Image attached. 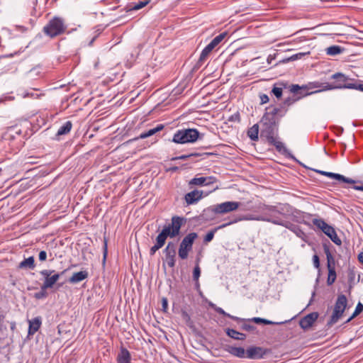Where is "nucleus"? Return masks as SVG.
<instances>
[{"label": "nucleus", "mask_w": 363, "mask_h": 363, "mask_svg": "<svg viewBox=\"0 0 363 363\" xmlns=\"http://www.w3.org/2000/svg\"><path fill=\"white\" fill-rule=\"evenodd\" d=\"M186 220L179 216H173L171 223L165 225L161 233L157 236L156 243L158 245L163 246L167 237L174 238L180 233V229Z\"/></svg>", "instance_id": "1"}, {"label": "nucleus", "mask_w": 363, "mask_h": 363, "mask_svg": "<svg viewBox=\"0 0 363 363\" xmlns=\"http://www.w3.org/2000/svg\"><path fill=\"white\" fill-rule=\"evenodd\" d=\"M262 211L264 212L263 216H255L252 215H246L233 220V222L235 223L240 220H260L287 227L286 223L281 219L275 217L274 213H279L275 206H264Z\"/></svg>", "instance_id": "2"}, {"label": "nucleus", "mask_w": 363, "mask_h": 363, "mask_svg": "<svg viewBox=\"0 0 363 363\" xmlns=\"http://www.w3.org/2000/svg\"><path fill=\"white\" fill-rule=\"evenodd\" d=\"M199 132L195 128H185L177 130L172 138V142L177 144L193 143L199 138Z\"/></svg>", "instance_id": "3"}, {"label": "nucleus", "mask_w": 363, "mask_h": 363, "mask_svg": "<svg viewBox=\"0 0 363 363\" xmlns=\"http://www.w3.org/2000/svg\"><path fill=\"white\" fill-rule=\"evenodd\" d=\"M66 28L67 27L62 18L54 17L44 26L43 31L48 36L54 38L63 33Z\"/></svg>", "instance_id": "4"}, {"label": "nucleus", "mask_w": 363, "mask_h": 363, "mask_svg": "<svg viewBox=\"0 0 363 363\" xmlns=\"http://www.w3.org/2000/svg\"><path fill=\"white\" fill-rule=\"evenodd\" d=\"M347 305V300L345 295H339L335 303L333 314L328 322V324L333 325L336 323L342 316Z\"/></svg>", "instance_id": "5"}, {"label": "nucleus", "mask_w": 363, "mask_h": 363, "mask_svg": "<svg viewBox=\"0 0 363 363\" xmlns=\"http://www.w3.org/2000/svg\"><path fill=\"white\" fill-rule=\"evenodd\" d=\"M312 222L313 225L328 236L334 243L337 245H340L342 244V241L337 236L333 227L329 225L323 219L314 218Z\"/></svg>", "instance_id": "6"}, {"label": "nucleus", "mask_w": 363, "mask_h": 363, "mask_svg": "<svg viewBox=\"0 0 363 363\" xmlns=\"http://www.w3.org/2000/svg\"><path fill=\"white\" fill-rule=\"evenodd\" d=\"M197 237L196 233H191L184 238L180 243L178 252L179 257L181 259H185L188 257L189 252L191 250L193 243Z\"/></svg>", "instance_id": "7"}, {"label": "nucleus", "mask_w": 363, "mask_h": 363, "mask_svg": "<svg viewBox=\"0 0 363 363\" xmlns=\"http://www.w3.org/2000/svg\"><path fill=\"white\" fill-rule=\"evenodd\" d=\"M331 78L335 80L333 83H323L321 85L316 86V87L321 88L322 91L343 89L345 82H347L348 79L347 77L342 73H335L331 76Z\"/></svg>", "instance_id": "8"}, {"label": "nucleus", "mask_w": 363, "mask_h": 363, "mask_svg": "<svg viewBox=\"0 0 363 363\" xmlns=\"http://www.w3.org/2000/svg\"><path fill=\"white\" fill-rule=\"evenodd\" d=\"M40 274L44 278L42 284L43 289L52 288L60 277V274L56 273L55 270L52 269H43L40 272Z\"/></svg>", "instance_id": "9"}, {"label": "nucleus", "mask_w": 363, "mask_h": 363, "mask_svg": "<svg viewBox=\"0 0 363 363\" xmlns=\"http://www.w3.org/2000/svg\"><path fill=\"white\" fill-rule=\"evenodd\" d=\"M226 33H222L215 37L209 44H208L202 50L199 60L204 61L211 52V51L225 38Z\"/></svg>", "instance_id": "10"}, {"label": "nucleus", "mask_w": 363, "mask_h": 363, "mask_svg": "<svg viewBox=\"0 0 363 363\" xmlns=\"http://www.w3.org/2000/svg\"><path fill=\"white\" fill-rule=\"evenodd\" d=\"M240 203L237 201H225L216 205L213 211L216 213L223 214L237 210Z\"/></svg>", "instance_id": "11"}, {"label": "nucleus", "mask_w": 363, "mask_h": 363, "mask_svg": "<svg viewBox=\"0 0 363 363\" xmlns=\"http://www.w3.org/2000/svg\"><path fill=\"white\" fill-rule=\"evenodd\" d=\"M165 259L170 267H173L175 265V249L174 246L172 242H169L164 249Z\"/></svg>", "instance_id": "12"}, {"label": "nucleus", "mask_w": 363, "mask_h": 363, "mask_svg": "<svg viewBox=\"0 0 363 363\" xmlns=\"http://www.w3.org/2000/svg\"><path fill=\"white\" fill-rule=\"evenodd\" d=\"M315 172L322 174V175H325L328 177H330V178H332V179H337L338 181H341V182H343L345 183H347V184H354V181L352 179H350V178H347L345 177H344L343 175L342 174H336V173H333V172H325V171H322V170H317V169H314Z\"/></svg>", "instance_id": "13"}, {"label": "nucleus", "mask_w": 363, "mask_h": 363, "mask_svg": "<svg viewBox=\"0 0 363 363\" xmlns=\"http://www.w3.org/2000/svg\"><path fill=\"white\" fill-rule=\"evenodd\" d=\"M216 182V179L214 177H195L189 182V184L197 185V186H208Z\"/></svg>", "instance_id": "14"}, {"label": "nucleus", "mask_w": 363, "mask_h": 363, "mask_svg": "<svg viewBox=\"0 0 363 363\" xmlns=\"http://www.w3.org/2000/svg\"><path fill=\"white\" fill-rule=\"evenodd\" d=\"M318 318V313H311L310 314H308L304 318H303L300 320V326L303 329H308L310 327L312 326V325L314 323V322Z\"/></svg>", "instance_id": "15"}, {"label": "nucleus", "mask_w": 363, "mask_h": 363, "mask_svg": "<svg viewBox=\"0 0 363 363\" xmlns=\"http://www.w3.org/2000/svg\"><path fill=\"white\" fill-rule=\"evenodd\" d=\"M203 192L198 190L192 191L185 195V201L187 204H193L202 198Z\"/></svg>", "instance_id": "16"}, {"label": "nucleus", "mask_w": 363, "mask_h": 363, "mask_svg": "<svg viewBox=\"0 0 363 363\" xmlns=\"http://www.w3.org/2000/svg\"><path fill=\"white\" fill-rule=\"evenodd\" d=\"M131 356L129 351L122 347L117 356L118 363H130Z\"/></svg>", "instance_id": "17"}, {"label": "nucleus", "mask_w": 363, "mask_h": 363, "mask_svg": "<svg viewBox=\"0 0 363 363\" xmlns=\"http://www.w3.org/2000/svg\"><path fill=\"white\" fill-rule=\"evenodd\" d=\"M41 325V320L39 318H35L33 320H29V328L28 334L33 335L40 328Z\"/></svg>", "instance_id": "18"}, {"label": "nucleus", "mask_w": 363, "mask_h": 363, "mask_svg": "<svg viewBox=\"0 0 363 363\" xmlns=\"http://www.w3.org/2000/svg\"><path fill=\"white\" fill-rule=\"evenodd\" d=\"M87 277L88 273L86 271L76 272L69 278V282L73 284L78 283L86 279Z\"/></svg>", "instance_id": "19"}, {"label": "nucleus", "mask_w": 363, "mask_h": 363, "mask_svg": "<svg viewBox=\"0 0 363 363\" xmlns=\"http://www.w3.org/2000/svg\"><path fill=\"white\" fill-rule=\"evenodd\" d=\"M164 128V125L162 124H160L157 125L155 128L150 129L149 130L142 133L138 138L140 139H145L146 138L150 137L157 132L162 130Z\"/></svg>", "instance_id": "20"}, {"label": "nucleus", "mask_w": 363, "mask_h": 363, "mask_svg": "<svg viewBox=\"0 0 363 363\" xmlns=\"http://www.w3.org/2000/svg\"><path fill=\"white\" fill-rule=\"evenodd\" d=\"M228 352L239 358L245 357V350L241 347H229Z\"/></svg>", "instance_id": "21"}, {"label": "nucleus", "mask_w": 363, "mask_h": 363, "mask_svg": "<svg viewBox=\"0 0 363 363\" xmlns=\"http://www.w3.org/2000/svg\"><path fill=\"white\" fill-rule=\"evenodd\" d=\"M18 267L21 269H33L35 260L33 257H29L20 262Z\"/></svg>", "instance_id": "22"}, {"label": "nucleus", "mask_w": 363, "mask_h": 363, "mask_svg": "<svg viewBox=\"0 0 363 363\" xmlns=\"http://www.w3.org/2000/svg\"><path fill=\"white\" fill-rule=\"evenodd\" d=\"M344 51V48L339 45H332L325 49V52L328 55L335 56L341 54Z\"/></svg>", "instance_id": "23"}, {"label": "nucleus", "mask_w": 363, "mask_h": 363, "mask_svg": "<svg viewBox=\"0 0 363 363\" xmlns=\"http://www.w3.org/2000/svg\"><path fill=\"white\" fill-rule=\"evenodd\" d=\"M233 223H234V222H229L228 223H224V224H223L221 225H219L218 227L216 228L213 230H211V231L208 232L206 235V236L204 238V242H211L213 240V237H214L215 232H216L219 229L225 228L226 226H228V225H229L230 224H233Z\"/></svg>", "instance_id": "24"}, {"label": "nucleus", "mask_w": 363, "mask_h": 363, "mask_svg": "<svg viewBox=\"0 0 363 363\" xmlns=\"http://www.w3.org/2000/svg\"><path fill=\"white\" fill-rule=\"evenodd\" d=\"M72 128V123L70 121H67L61 127H60V128L58 129V130L57 132V135L60 136V135H63L67 134L68 133L70 132Z\"/></svg>", "instance_id": "25"}, {"label": "nucleus", "mask_w": 363, "mask_h": 363, "mask_svg": "<svg viewBox=\"0 0 363 363\" xmlns=\"http://www.w3.org/2000/svg\"><path fill=\"white\" fill-rule=\"evenodd\" d=\"M262 349L260 347H252L245 351V357L247 358H255L260 354Z\"/></svg>", "instance_id": "26"}, {"label": "nucleus", "mask_w": 363, "mask_h": 363, "mask_svg": "<svg viewBox=\"0 0 363 363\" xmlns=\"http://www.w3.org/2000/svg\"><path fill=\"white\" fill-rule=\"evenodd\" d=\"M259 134V125H253L247 131V135L252 140H257Z\"/></svg>", "instance_id": "27"}, {"label": "nucleus", "mask_w": 363, "mask_h": 363, "mask_svg": "<svg viewBox=\"0 0 363 363\" xmlns=\"http://www.w3.org/2000/svg\"><path fill=\"white\" fill-rule=\"evenodd\" d=\"M227 334L228 336L235 340H245L246 337V335L245 334L239 333L234 329H228Z\"/></svg>", "instance_id": "28"}, {"label": "nucleus", "mask_w": 363, "mask_h": 363, "mask_svg": "<svg viewBox=\"0 0 363 363\" xmlns=\"http://www.w3.org/2000/svg\"><path fill=\"white\" fill-rule=\"evenodd\" d=\"M208 305H209L210 307L213 308L217 313H220L221 315L227 316V317H228V318H231L233 320H238V319L237 317L231 315L229 313H227L225 311H224V310L223 308L216 306V304H214L212 302H209Z\"/></svg>", "instance_id": "29"}, {"label": "nucleus", "mask_w": 363, "mask_h": 363, "mask_svg": "<svg viewBox=\"0 0 363 363\" xmlns=\"http://www.w3.org/2000/svg\"><path fill=\"white\" fill-rule=\"evenodd\" d=\"M250 321H252L255 323H263V324H265V325H277V324H281L282 323V322L281 323H277V322H273L272 320H267V319H264V318H258V317H255V318H252L251 319H249Z\"/></svg>", "instance_id": "30"}, {"label": "nucleus", "mask_w": 363, "mask_h": 363, "mask_svg": "<svg viewBox=\"0 0 363 363\" xmlns=\"http://www.w3.org/2000/svg\"><path fill=\"white\" fill-rule=\"evenodd\" d=\"M325 252L326 257H327V268L328 269H330V268L335 269V259H334L333 255H331L330 250L328 249H327V250H325Z\"/></svg>", "instance_id": "31"}, {"label": "nucleus", "mask_w": 363, "mask_h": 363, "mask_svg": "<svg viewBox=\"0 0 363 363\" xmlns=\"http://www.w3.org/2000/svg\"><path fill=\"white\" fill-rule=\"evenodd\" d=\"M328 279H327V284L328 285H332L336 280V277H337V275H336V272H335V269H333V268H330V269H328Z\"/></svg>", "instance_id": "32"}, {"label": "nucleus", "mask_w": 363, "mask_h": 363, "mask_svg": "<svg viewBox=\"0 0 363 363\" xmlns=\"http://www.w3.org/2000/svg\"><path fill=\"white\" fill-rule=\"evenodd\" d=\"M362 311H363V305L359 302L357 303L353 314L347 320L346 323H349L354 317H356L357 315H359Z\"/></svg>", "instance_id": "33"}, {"label": "nucleus", "mask_w": 363, "mask_h": 363, "mask_svg": "<svg viewBox=\"0 0 363 363\" xmlns=\"http://www.w3.org/2000/svg\"><path fill=\"white\" fill-rule=\"evenodd\" d=\"M46 289H43V285H42L40 287V291L38 293H35L34 294V297L37 299H41V298H45L48 295V294L46 292Z\"/></svg>", "instance_id": "34"}, {"label": "nucleus", "mask_w": 363, "mask_h": 363, "mask_svg": "<svg viewBox=\"0 0 363 363\" xmlns=\"http://www.w3.org/2000/svg\"><path fill=\"white\" fill-rule=\"evenodd\" d=\"M148 3H149L148 0L138 1V3L135 4L133 9L134 10H139V9L145 7L146 5H147Z\"/></svg>", "instance_id": "35"}, {"label": "nucleus", "mask_w": 363, "mask_h": 363, "mask_svg": "<svg viewBox=\"0 0 363 363\" xmlns=\"http://www.w3.org/2000/svg\"><path fill=\"white\" fill-rule=\"evenodd\" d=\"M282 88L281 87H277V86H274L272 90V92L273 93V94L277 97V98H280L282 95Z\"/></svg>", "instance_id": "36"}, {"label": "nucleus", "mask_w": 363, "mask_h": 363, "mask_svg": "<svg viewBox=\"0 0 363 363\" xmlns=\"http://www.w3.org/2000/svg\"><path fill=\"white\" fill-rule=\"evenodd\" d=\"M201 270L199 266H196L194 269L193 277L194 279L198 283L200 277Z\"/></svg>", "instance_id": "37"}, {"label": "nucleus", "mask_w": 363, "mask_h": 363, "mask_svg": "<svg viewBox=\"0 0 363 363\" xmlns=\"http://www.w3.org/2000/svg\"><path fill=\"white\" fill-rule=\"evenodd\" d=\"M21 96L23 98H27V97L37 98L38 96V95L37 94H35L33 91H24L21 94Z\"/></svg>", "instance_id": "38"}, {"label": "nucleus", "mask_w": 363, "mask_h": 363, "mask_svg": "<svg viewBox=\"0 0 363 363\" xmlns=\"http://www.w3.org/2000/svg\"><path fill=\"white\" fill-rule=\"evenodd\" d=\"M313 266L315 268H316V269L320 268V260H319V257L317 255H314L313 256Z\"/></svg>", "instance_id": "39"}, {"label": "nucleus", "mask_w": 363, "mask_h": 363, "mask_svg": "<svg viewBox=\"0 0 363 363\" xmlns=\"http://www.w3.org/2000/svg\"><path fill=\"white\" fill-rule=\"evenodd\" d=\"M358 85L356 83H347L345 82V84L343 87V89H353L358 90Z\"/></svg>", "instance_id": "40"}, {"label": "nucleus", "mask_w": 363, "mask_h": 363, "mask_svg": "<svg viewBox=\"0 0 363 363\" xmlns=\"http://www.w3.org/2000/svg\"><path fill=\"white\" fill-rule=\"evenodd\" d=\"M39 260L41 262L45 261L47 259V253L45 251H40L39 253Z\"/></svg>", "instance_id": "41"}, {"label": "nucleus", "mask_w": 363, "mask_h": 363, "mask_svg": "<svg viewBox=\"0 0 363 363\" xmlns=\"http://www.w3.org/2000/svg\"><path fill=\"white\" fill-rule=\"evenodd\" d=\"M162 246L158 245L157 243H155L150 249V254L154 255L159 249H160Z\"/></svg>", "instance_id": "42"}, {"label": "nucleus", "mask_w": 363, "mask_h": 363, "mask_svg": "<svg viewBox=\"0 0 363 363\" xmlns=\"http://www.w3.org/2000/svg\"><path fill=\"white\" fill-rule=\"evenodd\" d=\"M260 100H261V104H264L269 101V97L266 94H262L260 96Z\"/></svg>", "instance_id": "43"}, {"label": "nucleus", "mask_w": 363, "mask_h": 363, "mask_svg": "<svg viewBox=\"0 0 363 363\" xmlns=\"http://www.w3.org/2000/svg\"><path fill=\"white\" fill-rule=\"evenodd\" d=\"M182 318L186 322H188L190 320V317H189V314L186 311H182Z\"/></svg>", "instance_id": "44"}, {"label": "nucleus", "mask_w": 363, "mask_h": 363, "mask_svg": "<svg viewBox=\"0 0 363 363\" xmlns=\"http://www.w3.org/2000/svg\"><path fill=\"white\" fill-rule=\"evenodd\" d=\"M106 255H107V242H106V241H105L104 247V262L106 260Z\"/></svg>", "instance_id": "45"}, {"label": "nucleus", "mask_w": 363, "mask_h": 363, "mask_svg": "<svg viewBox=\"0 0 363 363\" xmlns=\"http://www.w3.org/2000/svg\"><path fill=\"white\" fill-rule=\"evenodd\" d=\"M243 328L246 330L251 331L255 329V327L253 325L245 324V325H243Z\"/></svg>", "instance_id": "46"}, {"label": "nucleus", "mask_w": 363, "mask_h": 363, "mask_svg": "<svg viewBox=\"0 0 363 363\" xmlns=\"http://www.w3.org/2000/svg\"><path fill=\"white\" fill-rule=\"evenodd\" d=\"M358 260H359L361 263H363V252H360V253L358 255Z\"/></svg>", "instance_id": "47"}, {"label": "nucleus", "mask_w": 363, "mask_h": 363, "mask_svg": "<svg viewBox=\"0 0 363 363\" xmlns=\"http://www.w3.org/2000/svg\"><path fill=\"white\" fill-rule=\"evenodd\" d=\"M162 306L164 308H166L167 306V301L166 298L162 299Z\"/></svg>", "instance_id": "48"}, {"label": "nucleus", "mask_w": 363, "mask_h": 363, "mask_svg": "<svg viewBox=\"0 0 363 363\" xmlns=\"http://www.w3.org/2000/svg\"><path fill=\"white\" fill-rule=\"evenodd\" d=\"M354 189L363 191V185L362 186H355L354 187Z\"/></svg>", "instance_id": "49"}, {"label": "nucleus", "mask_w": 363, "mask_h": 363, "mask_svg": "<svg viewBox=\"0 0 363 363\" xmlns=\"http://www.w3.org/2000/svg\"><path fill=\"white\" fill-rule=\"evenodd\" d=\"M358 90L363 91V84H359Z\"/></svg>", "instance_id": "50"}, {"label": "nucleus", "mask_w": 363, "mask_h": 363, "mask_svg": "<svg viewBox=\"0 0 363 363\" xmlns=\"http://www.w3.org/2000/svg\"><path fill=\"white\" fill-rule=\"evenodd\" d=\"M188 157H189V156H187V155H183V156H181V157H180V158H181V159H186V158H187Z\"/></svg>", "instance_id": "51"}, {"label": "nucleus", "mask_w": 363, "mask_h": 363, "mask_svg": "<svg viewBox=\"0 0 363 363\" xmlns=\"http://www.w3.org/2000/svg\"><path fill=\"white\" fill-rule=\"evenodd\" d=\"M297 235H299V233H302V232H301V230H298V231H294Z\"/></svg>", "instance_id": "52"}, {"label": "nucleus", "mask_w": 363, "mask_h": 363, "mask_svg": "<svg viewBox=\"0 0 363 363\" xmlns=\"http://www.w3.org/2000/svg\"><path fill=\"white\" fill-rule=\"evenodd\" d=\"M298 55H305V54H304V53H299V54H297L296 56H297Z\"/></svg>", "instance_id": "53"}]
</instances>
